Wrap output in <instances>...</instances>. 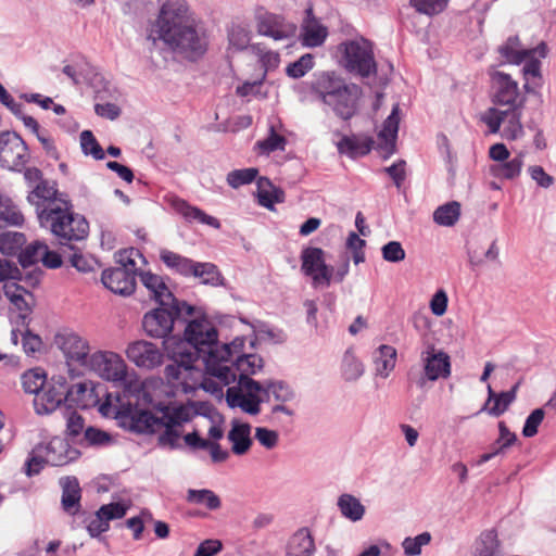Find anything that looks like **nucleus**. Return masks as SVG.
Returning a JSON list of instances; mask_svg holds the SVG:
<instances>
[{"label":"nucleus","mask_w":556,"mask_h":556,"mask_svg":"<svg viewBox=\"0 0 556 556\" xmlns=\"http://www.w3.org/2000/svg\"><path fill=\"white\" fill-rule=\"evenodd\" d=\"M61 198L70 199L67 193L58 190L55 181L47 179L39 181V185H35L27 195L28 202L35 206L38 219L41 210L58 207L61 204Z\"/></svg>","instance_id":"19"},{"label":"nucleus","mask_w":556,"mask_h":556,"mask_svg":"<svg viewBox=\"0 0 556 556\" xmlns=\"http://www.w3.org/2000/svg\"><path fill=\"white\" fill-rule=\"evenodd\" d=\"M382 257L390 263H399L405 258V250L399 241H389L382 249Z\"/></svg>","instance_id":"61"},{"label":"nucleus","mask_w":556,"mask_h":556,"mask_svg":"<svg viewBox=\"0 0 556 556\" xmlns=\"http://www.w3.org/2000/svg\"><path fill=\"white\" fill-rule=\"evenodd\" d=\"M22 384L26 393L34 394L37 397V393H41L47 384V376L39 368L30 369L22 376Z\"/></svg>","instance_id":"41"},{"label":"nucleus","mask_w":556,"mask_h":556,"mask_svg":"<svg viewBox=\"0 0 556 556\" xmlns=\"http://www.w3.org/2000/svg\"><path fill=\"white\" fill-rule=\"evenodd\" d=\"M460 216V204L452 201L439 206L433 213V220L440 226H454Z\"/></svg>","instance_id":"38"},{"label":"nucleus","mask_w":556,"mask_h":556,"mask_svg":"<svg viewBox=\"0 0 556 556\" xmlns=\"http://www.w3.org/2000/svg\"><path fill=\"white\" fill-rule=\"evenodd\" d=\"M481 121L488 125L491 134H496L504 123L503 137L508 140L517 139L521 132L520 112L490 108L481 116Z\"/></svg>","instance_id":"16"},{"label":"nucleus","mask_w":556,"mask_h":556,"mask_svg":"<svg viewBox=\"0 0 556 556\" xmlns=\"http://www.w3.org/2000/svg\"><path fill=\"white\" fill-rule=\"evenodd\" d=\"M192 350L204 354V362L207 366L219 363H228L242 355L245 340L242 337L235 338L230 343L219 345L218 331L216 327L204 315L195 317L185 326L184 339Z\"/></svg>","instance_id":"3"},{"label":"nucleus","mask_w":556,"mask_h":556,"mask_svg":"<svg viewBox=\"0 0 556 556\" xmlns=\"http://www.w3.org/2000/svg\"><path fill=\"white\" fill-rule=\"evenodd\" d=\"M191 276L199 278L200 282L206 286L219 287L225 285V278L220 270L210 262H197Z\"/></svg>","instance_id":"33"},{"label":"nucleus","mask_w":556,"mask_h":556,"mask_svg":"<svg viewBox=\"0 0 556 556\" xmlns=\"http://www.w3.org/2000/svg\"><path fill=\"white\" fill-rule=\"evenodd\" d=\"M364 372L363 364L352 354L346 351L343 357L342 374L346 381L357 380Z\"/></svg>","instance_id":"53"},{"label":"nucleus","mask_w":556,"mask_h":556,"mask_svg":"<svg viewBox=\"0 0 556 556\" xmlns=\"http://www.w3.org/2000/svg\"><path fill=\"white\" fill-rule=\"evenodd\" d=\"M39 225L49 229L62 248L74 250L75 242L85 240L89 235V222L74 211L70 199H62L58 207L41 210Z\"/></svg>","instance_id":"5"},{"label":"nucleus","mask_w":556,"mask_h":556,"mask_svg":"<svg viewBox=\"0 0 556 556\" xmlns=\"http://www.w3.org/2000/svg\"><path fill=\"white\" fill-rule=\"evenodd\" d=\"M258 170L254 167L235 169L228 173L227 182L230 187L237 189L241 186L251 184L257 177Z\"/></svg>","instance_id":"51"},{"label":"nucleus","mask_w":556,"mask_h":556,"mask_svg":"<svg viewBox=\"0 0 556 556\" xmlns=\"http://www.w3.org/2000/svg\"><path fill=\"white\" fill-rule=\"evenodd\" d=\"M424 362L425 377L419 378L417 386L424 388L426 380L435 381L440 378H447L451 375V359L447 353L442 350H435L434 345H429L421 353Z\"/></svg>","instance_id":"17"},{"label":"nucleus","mask_w":556,"mask_h":556,"mask_svg":"<svg viewBox=\"0 0 556 556\" xmlns=\"http://www.w3.org/2000/svg\"><path fill=\"white\" fill-rule=\"evenodd\" d=\"M309 89L343 121H350L356 115L363 94L361 86L348 83L334 71L315 73Z\"/></svg>","instance_id":"4"},{"label":"nucleus","mask_w":556,"mask_h":556,"mask_svg":"<svg viewBox=\"0 0 556 556\" xmlns=\"http://www.w3.org/2000/svg\"><path fill=\"white\" fill-rule=\"evenodd\" d=\"M545 412L542 407L535 408L526 418L523 422V438H532L539 432V427L542 424Z\"/></svg>","instance_id":"57"},{"label":"nucleus","mask_w":556,"mask_h":556,"mask_svg":"<svg viewBox=\"0 0 556 556\" xmlns=\"http://www.w3.org/2000/svg\"><path fill=\"white\" fill-rule=\"evenodd\" d=\"M54 342L65 355L68 366L76 364L83 368L87 367L91 359L87 340L75 332H63L55 336Z\"/></svg>","instance_id":"14"},{"label":"nucleus","mask_w":556,"mask_h":556,"mask_svg":"<svg viewBox=\"0 0 556 556\" xmlns=\"http://www.w3.org/2000/svg\"><path fill=\"white\" fill-rule=\"evenodd\" d=\"M26 243V237L22 232L2 231L0 229V252L5 255H15Z\"/></svg>","instance_id":"40"},{"label":"nucleus","mask_w":556,"mask_h":556,"mask_svg":"<svg viewBox=\"0 0 556 556\" xmlns=\"http://www.w3.org/2000/svg\"><path fill=\"white\" fill-rule=\"evenodd\" d=\"M63 402L67 404V379L64 376H53L41 393L34 399L37 414L45 415L54 412Z\"/></svg>","instance_id":"13"},{"label":"nucleus","mask_w":556,"mask_h":556,"mask_svg":"<svg viewBox=\"0 0 556 556\" xmlns=\"http://www.w3.org/2000/svg\"><path fill=\"white\" fill-rule=\"evenodd\" d=\"M80 451L73 447L65 438L54 437L47 443H39L28 454L24 465L27 477L39 475L46 465L65 466L75 462Z\"/></svg>","instance_id":"7"},{"label":"nucleus","mask_w":556,"mask_h":556,"mask_svg":"<svg viewBox=\"0 0 556 556\" xmlns=\"http://www.w3.org/2000/svg\"><path fill=\"white\" fill-rule=\"evenodd\" d=\"M141 283L149 290L151 298L159 305L166 306L173 302H179L168 289L163 278L151 271H139Z\"/></svg>","instance_id":"23"},{"label":"nucleus","mask_w":556,"mask_h":556,"mask_svg":"<svg viewBox=\"0 0 556 556\" xmlns=\"http://www.w3.org/2000/svg\"><path fill=\"white\" fill-rule=\"evenodd\" d=\"M469 264L472 268L480 267L485 261H496L498 257V249L495 240H493L490 247L483 251L479 249L468 250Z\"/></svg>","instance_id":"46"},{"label":"nucleus","mask_w":556,"mask_h":556,"mask_svg":"<svg viewBox=\"0 0 556 556\" xmlns=\"http://www.w3.org/2000/svg\"><path fill=\"white\" fill-rule=\"evenodd\" d=\"M232 364L240 374L250 376L263 368V358L257 354H242L238 355Z\"/></svg>","instance_id":"45"},{"label":"nucleus","mask_w":556,"mask_h":556,"mask_svg":"<svg viewBox=\"0 0 556 556\" xmlns=\"http://www.w3.org/2000/svg\"><path fill=\"white\" fill-rule=\"evenodd\" d=\"M23 351L28 356L35 355L42 348L41 337L31 332L28 327L22 332Z\"/></svg>","instance_id":"59"},{"label":"nucleus","mask_w":556,"mask_h":556,"mask_svg":"<svg viewBox=\"0 0 556 556\" xmlns=\"http://www.w3.org/2000/svg\"><path fill=\"white\" fill-rule=\"evenodd\" d=\"M174 205L175 210L189 223L197 220L215 229L220 228V222L216 217L207 215L204 211L190 205L185 200H177Z\"/></svg>","instance_id":"30"},{"label":"nucleus","mask_w":556,"mask_h":556,"mask_svg":"<svg viewBox=\"0 0 556 556\" xmlns=\"http://www.w3.org/2000/svg\"><path fill=\"white\" fill-rule=\"evenodd\" d=\"M305 16L301 24V42L304 47L316 48L320 47L328 35L327 27H325L315 16L312 5H308L305 11Z\"/></svg>","instance_id":"22"},{"label":"nucleus","mask_w":556,"mask_h":556,"mask_svg":"<svg viewBox=\"0 0 556 556\" xmlns=\"http://www.w3.org/2000/svg\"><path fill=\"white\" fill-rule=\"evenodd\" d=\"M46 249V243L34 241L18 253V263L23 268H27L40 261Z\"/></svg>","instance_id":"44"},{"label":"nucleus","mask_w":556,"mask_h":556,"mask_svg":"<svg viewBox=\"0 0 556 556\" xmlns=\"http://www.w3.org/2000/svg\"><path fill=\"white\" fill-rule=\"evenodd\" d=\"M256 29L260 35L278 41L293 38L296 35L298 26L283 15L265 12L257 14Z\"/></svg>","instance_id":"15"},{"label":"nucleus","mask_w":556,"mask_h":556,"mask_svg":"<svg viewBox=\"0 0 556 556\" xmlns=\"http://www.w3.org/2000/svg\"><path fill=\"white\" fill-rule=\"evenodd\" d=\"M86 369H90L101 378L114 382L125 381L127 376V366L124 359L114 352L98 351L92 353Z\"/></svg>","instance_id":"12"},{"label":"nucleus","mask_w":556,"mask_h":556,"mask_svg":"<svg viewBox=\"0 0 556 556\" xmlns=\"http://www.w3.org/2000/svg\"><path fill=\"white\" fill-rule=\"evenodd\" d=\"M273 184L266 177H261L257 180V198L258 203L268 208L273 210L271 189Z\"/></svg>","instance_id":"62"},{"label":"nucleus","mask_w":556,"mask_h":556,"mask_svg":"<svg viewBox=\"0 0 556 556\" xmlns=\"http://www.w3.org/2000/svg\"><path fill=\"white\" fill-rule=\"evenodd\" d=\"M168 356L172 363L165 366L164 377L176 392L190 394L202 389L215 396L223 395V386L210 377H204L202 369L195 365L200 358L204 361V354L192 350L179 339L176 348L168 352Z\"/></svg>","instance_id":"2"},{"label":"nucleus","mask_w":556,"mask_h":556,"mask_svg":"<svg viewBox=\"0 0 556 556\" xmlns=\"http://www.w3.org/2000/svg\"><path fill=\"white\" fill-rule=\"evenodd\" d=\"M63 509L70 515H75L80 508L81 490L79 482L75 477H65L61 479Z\"/></svg>","instance_id":"29"},{"label":"nucleus","mask_w":556,"mask_h":556,"mask_svg":"<svg viewBox=\"0 0 556 556\" xmlns=\"http://www.w3.org/2000/svg\"><path fill=\"white\" fill-rule=\"evenodd\" d=\"M314 65V55L312 53H305L286 67V74L292 79H299L305 76Z\"/></svg>","instance_id":"43"},{"label":"nucleus","mask_w":556,"mask_h":556,"mask_svg":"<svg viewBox=\"0 0 556 556\" xmlns=\"http://www.w3.org/2000/svg\"><path fill=\"white\" fill-rule=\"evenodd\" d=\"M493 96L492 102L495 105H506L510 112H520L516 105L518 97V83L510 75L501 72H490Z\"/></svg>","instance_id":"18"},{"label":"nucleus","mask_w":556,"mask_h":556,"mask_svg":"<svg viewBox=\"0 0 556 556\" xmlns=\"http://www.w3.org/2000/svg\"><path fill=\"white\" fill-rule=\"evenodd\" d=\"M520 41L519 37L513 36L507 39V41L498 48V52L510 64L520 65L521 64V49L519 48Z\"/></svg>","instance_id":"48"},{"label":"nucleus","mask_w":556,"mask_h":556,"mask_svg":"<svg viewBox=\"0 0 556 556\" xmlns=\"http://www.w3.org/2000/svg\"><path fill=\"white\" fill-rule=\"evenodd\" d=\"M179 438L180 433L175 428L167 427L157 437V445L160 447H168L169 450L180 448Z\"/></svg>","instance_id":"63"},{"label":"nucleus","mask_w":556,"mask_h":556,"mask_svg":"<svg viewBox=\"0 0 556 556\" xmlns=\"http://www.w3.org/2000/svg\"><path fill=\"white\" fill-rule=\"evenodd\" d=\"M254 331L257 333L260 339L267 340L275 344H282L287 341V333L279 328H273L266 323H258V326H253Z\"/></svg>","instance_id":"52"},{"label":"nucleus","mask_w":556,"mask_h":556,"mask_svg":"<svg viewBox=\"0 0 556 556\" xmlns=\"http://www.w3.org/2000/svg\"><path fill=\"white\" fill-rule=\"evenodd\" d=\"M374 143V139L368 136L344 135L337 143V149L340 154H345L350 159H357L367 155Z\"/></svg>","instance_id":"25"},{"label":"nucleus","mask_w":556,"mask_h":556,"mask_svg":"<svg viewBox=\"0 0 556 556\" xmlns=\"http://www.w3.org/2000/svg\"><path fill=\"white\" fill-rule=\"evenodd\" d=\"M431 541V534L429 532H422L415 538L404 539L402 546L406 556H417L421 553V547L429 544Z\"/></svg>","instance_id":"55"},{"label":"nucleus","mask_w":556,"mask_h":556,"mask_svg":"<svg viewBox=\"0 0 556 556\" xmlns=\"http://www.w3.org/2000/svg\"><path fill=\"white\" fill-rule=\"evenodd\" d=\"M128 506L121 502L102 505L98 510L109 523L111 520L121 519L127 513Z\"/></svg>","instance_id":"60"},{"label":"nucleus","mask_w":556,"mask_h":556,"mask_svg":"<svg viewBox=\"0 0 556 556\" xmlns=\"http://www.w3.org/2000/svg\"><path fill=\"white\" fill-rule=\"evenodd\" d=\"M549 53V47L546 41L541 40L536 46L523 48V104L526 96L533 98L535 105L543 103L541 89L544 85L542 74V60Z\"/></svg>","instance_id":"9"},{"label":"nucleus","mask_w":556,"mask_h":556,"mask_svg":"<svg viewBox=\"0 0 556 556\" xmlns=\"http://www.w3.org/2000/svg\"><path fill=\"white\" fill-rule=\"evenodd\" d=\"M80 147L86 155H92L96 160H103L105 154L91 130L80 134Z\"/></svg>","instance_id":"50"},{"label":"nucleus","mask_w":556,"mask_h":556,"mask_svg":"<svg viewBox=\"0 0 556 556\" xmlns=\"http://www.w3.org/2000/svg\"><path fill=\"white\" fill-rule=\"evenodd\" d=\"M72 253L68 255V261L73 267L78 271L89 273L94 269L96 261L88 258L74 245V250H70Z\"/></svg>","instance_id":"58"},{"label":"nucleus","mask_w":556,"mask_h":556,"mask_svg":"<svg viewBox=\"0 0 556 556\" xmlns=\"http://www.w3.org/2000/svg\"><path fill=\"white\" fill-rule=\"evenodd\" d=\"M160 258L168 268L185 277H191L197 263L191 258L169 250H162Z\"/></svg>","instance_id":"31"},{"label":"nucleus","mask_w":556,"mask_h":556,"mask_svg":"<svg viewBox=\"0 0 556 556\" xmlns=\"http://www.w3.org/2000/svg\"><path fill=\"white\" fill-rule=\"evenodd\" d=\"M187 501L192 504L204 505L210 510H216L222 506L219 496L208 489H189L187 492Z\"/></svg>","instance_id":"39"},{"label":"nucleus","mask_w":556,"mask_h":556,"mask_svg":"<svg viewBox=\"0 0 556 556\" xmlns=\"http://www.w3.org/2000/svg\"><path fill=\"white\" fill-rule=\"evenodd\" d=\"M471 556H504L495 529L485 530L480 534Z\"/></svg>","instance_id":"32"},{"label":"nucleus","mask_w":556,"mask_h":556,"mask_svg":"<svg viewBox=\"0 0 556 556\" xmlns=\"http://www.w3.org/2000/svg\"><path fill=\"white\" fill-rule=\"evenodd\" d=\"M417 12L432 16L441 13L447 5V0H410Z\"/></svg>","instance_id":"56"},{"label":"nucleus","mask_w":556,"mask_h":556,"mask_svg":"<svg viewBox=\"0 0 556 556\" xmlns=\"http://www.w3.org/2000/svg\"><path fill=\"white\" fill-rule=\"evenodd\" d=\"M227 438L232 443V453L236 455H244L253 443L251 439L250 424L233 419Z\"/></svg>","instance_id":"28"},{"label":"nucleus","mask_w":556,"mask_h":556,"mask_svg":"<svg viewBox=\"0 0 556 556\" xmlns=\"http://www.w3.org/2000/svg\"><path fill=\"white\" fill-rule=\"evenodd\" d=\"M286 143L287 139L283 136L277 134L275 128L271 126L268 137L264 140L257 141L256 146L262 153L269 154L277 150H285Z\"/></svg>","instance_id":"54"},{"label":"nucleus","mask_w":556,"mask_h":556,"mask_svg":"<svg viewBox=\"0 0 556 556\" xmlns=\"http://www.w3.org/2000/svg\"><path fill=\"white\" fill-rule=\"evenodd\" d=\"M336 56L339 66L352 75L364 79L377 74L372 42L364 37L340 42Z\"/></svg>","instance_id":"8"},{"label":"nucleus","mask_w":556,"mask_h":556,"mask_svg":"<svg viewBox=\"0 0 556 556\" xmlns=\"http://www.w3.org/2000/svg\"><path fill=\"white\" fill-rule=\"evenodd\" d=\"M273 394L276 401L286 403L294 399L295 393L285 381H266V395Z\"/></svg>","instance_id":"49"},{"label":"nucleus","mask_w":556,"mask_h":556,"mask_svg":"<svg viewBox=\"0 0 556 556\" xmlns=\"http://www.w3.org/2000/svg\"><path fill=\"white\" fill-rule=\"evenodd\" d=\"M520 384V381H517L511 390L495 393L492 388L489 386V397L488 401L484 403L482 410L486 412L489 415L498 417L508 408V406L514 402L516 399V390L518 389Z\"/></svg>","instance_id":"27"},{"label":"nucleus","mask_w":556,"mask_h":556,"mask_svg":"<svg viewBox=\"0 0 556 556\" xmlns=\"http://www.w3.org/2000/svg\"><path fill=\"white\" fill-rule=\"evenodd\" d=\"M195 306L186 301L173 302L146 313L142 327L147 336L155 339H166L173 331L175 324L184 323L186 326L195 317Z\"/></svg>","instance_id":"6"},{"label":"nucleus","mask_w":556,"mask_h":556,"mask_svg":"<svg viewBox=\"0 0 556 556\" xmlns=\"http://www.w3.org/2000/svg\"><path fill=\"white\" fill-rule=\"evenodd\" d=\"M119 426L135 433H154L160 429V417L148 409L128 404L116 412Z\"/></svg>","instance_id":"11"},{"label":"nucleus","mask_w":556,"mask_h":556,"mask_svg":"<svg viewBox=\"0 0 556 556\" xmlns=\"http://www.w3.org/2000/svg\"><path fill=\"white\" fill-rule=\"evenodd\" d=\"M97 394L91 381L67 383V405L70 407L89 408L97 402Z\"/></svg>","instance_id":"24"},{"label":"nucleus","mask_w":556,"mask_h":556,"mask_svg":"<svg viewBox=\"0 0 556 556\" xmlns=\"http://www.w3.org/2000/svg\"><path fill=\"white\" fill-rule=\"evenodd\" d=\"M287 549H293L295 555L314 556L316 552L315 541L307 528L299 529L291 539Z\"/></svg>","instance_id":"35"},{"label":"nucleus","mask_w":556,"mask_h":556,"mask_svg":"<svg viewBox=\"0 0 556 556\" xmlns=\"http://www.w3.org/2000/svg\"><path fill=\"white\" fill-rule=\"evenodd\" d=\"M101 281L105 288L115 294L130 295L136 290L135 273L125 268L104 269L101 275Z\"/></svg>","instance_id":"21"},{"label":"nucleus","mask_w":556,"mask_h":556,"mask_svg":"<svg viewBox=\"0 0 556 556\" xmlns=\"http://www.w3.org/2000/svg\"><path fill=\"white\" fill-rule=\"evenodd\" d=\"M400 124V105L396 103L393 105L390 115L383 122L382 129L379 131L378 137L384 140V144H380L379 148L386 150L383 159L389 157L395 151V141L399 132Z\"/></svg>","instance_id":"26"},{"label":"nucleus","mask_w":556,"mask_h":556,"mask_svg":"<svg viewBox=\"0 0 556 556\" xmlns=\"http://www.w3.org/2000/svg\"><path fill=\"white\" fill-rule=\"evenodd\" d=\"M337 505L341 514L351 521H358L365 515V506L352 494L340 495Z\"/></svg>","instance_id":"37"},{"label":"nucleus","mask_w":556,"mask_h":556,"mask_svg":"<svg viewBox=\"0 0 556 556\" xmlns=\"http://www.w3.org/2000/svg\"><path fill=\"white\" fill-rule=\"evenodd\" d=\"M126 355L137 367L144 369H153L163 363L161 350L154 343L144 340L131 342Z\"/></svg>","instance_id":"20"},{"label":"nucleus","mask_w":556,"mask_h":556,"mask_svg":"<svg viewBox=\"0 0 556 556\" xmlns=\"http://www.w3.org/2000/svg\"><path fill=\"white\" fill-rule=\"evenodd\" d=\"M250 40V31L243 26L232 25L228 31L229 49L243 51L248 48Z\"/></svg>","instance_id":"47"},{"label":"nucleus","mask_w":556,"mask_h":556,"mask_svg":"<svg viewBox=\"0 0 556 556\" xmlns=\"http://www.w3.org/2000/svg\"><path fill=\"white\" fill-rule=\"evenodd\" d=\"M155 27L167 49L188 62L199 61L208 49L206 29L186 0H166L160 8Z\"/></svg>","instance_id":"1"},{"label":"nucleus","mask_w":556,"mask_h":556,"mask_svg":"<svg viewBox=\"0 0 556 556\" xmlns=\"http://www.w3.org/2000/svg\"><path fill=\"white\" fill-rule=\"evenodd\" d=\"M521 169V153L508 162H501L491 166V174L501 179H513L519 175Z\"/></svg>","instance_id":"42"},{"label":"nucleus","mask_w":556,"mask_h":556,"mask_svg":"<svg viewBox=\"0 0 556 556\" xmlns=\"http://www.w3.org/2000/svg\"><path fill=\"white\" fill-rule=\"evenodd\" d=\"M223 549L219 540L208 539L200 543L193 556H215Z\"/></svg>","instance_id":"64"},{"label":"nucleus","mask_w":556,"mask_h":556,"mask_svg":"<svg viewBox=\"0 0 556 556\" xmlns=\"http://www.w3.org/2000/svg\"><path fill=\"white\" fill-rule=\"evenodd\" d=\"M396 359V350L391 345L382 344L374 352V362L376 372L381 377H387L394 368Z\"/></svg>","instance_id":"36"},{"label":"nucleus","mask_w":556,"mask_h":556,"mask_svg":"<svg viewBox=\"0 0 556 556\" xmlns=\"http://www.w3.org/2000/svg\"><path fill=\"white\" fill-rule=\"evenodd\" d=\"M325 263V252L320 248L307 247L301 252V270L305 276L313 278Z\"/></svg>","instance_id":"34"},{"label":"nucleus","mask_w":556,"mask_h":556,"mask_svg":"<svg viewBox=\"0 0 556 556\" xmlns=\"http://www.w3.org/2000/svg\"><path fill=\"white\" fill-rule=\"evenodd\" d=\"M28 159V147L17 132L10 130L0 132L1 167L22 172Z\"/></svg>","instance_id":"10"}]
</instances>
